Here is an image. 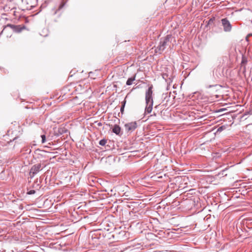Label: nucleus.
I'll list each match as a JSON object with an SVG mask.
<instances>
[{"label":"nucleus","mask_w":252,"mask_h":252,"mask_svg":"<svg viewBox=\"0 0 252 252\" xmlns=\"http://www.w3.org/2000/svg\"><path fill=\"white\" fill-rule=\"evenodd\" d=\"M153 85H151L148 90L145 93V101L146 106L145 108V113L149 114L152 112L153 106Z\"/></svg>","instance_id":"nucleus-1"},{"label":"nucleus","mask_w":252,"mask_h":252,"mask_svg":"<svg viewBox=\"0 0 252 252\" xmlns=\"http://www.w3.org/2000/svg\"><path fill=\"white\" fill-rule=\"evenodd\" d=\"M171 35H167L164 38H161L158 45L155 49V52L158 54H161L166 47L169 45Z\"/></svg>","instance_id":"nucleus-2"},{"label":"nucleus","mask_w":252,"mask_h":252,"mask_svg":"<svg viewBox=\"0 0 252 252\" xmlns=\"http://www.w3.org/2000/svg\"><path fill=\"white\" fill-rule=\"evenodd\" d=\"M42 169L41 165L40 163H37L33 165L30 172V175L32 177L34 176L37 173Z\"/></svg>","instance_id":"nucleus-3"},{"label":"nucleus","mask_w":252,"mask_h":252,"mask_svg":"<svg viewBox=\"0 0 252 252\" xmlns=\"http://www.w3.org/2000/svg\"><path fill=\"white\" fill-rule=\"evenodd\" d=\"M137 127V124L136 122H132L125 125L126 130L127 132L133 131Z\"/></svg>","instance_id":"nucleus-4"},{"label":"nucleus","mask_w":252,"mask_h":252,"mask_svg":"<svg viewBox=\"0 0 252 252\" xmlns=\"http://www.w3.org/2000/svg\"><path fill=\"white\" fill-rule=\"evenodd\" d=\"M221 23L225 32H228L231 31L232 28L231 25L226 18L222 19L221 20Z\"/></svg>","instance_id":"nucleus-5"},{"label":"nucleus","mask_w":252,"mask_h":252,"mask_svg":"<svg viewBox=\"0 0 252 252\" xmlns=\"http://www.w3.org/2000/svg\"><path fill=\"white\" fill-rule=\"evenodd\" d=\"M112 131L117 135H119L121 132V127L117 125H115L112 128Z\"/></svg>","instance_id":"nucleus-6"},{"label":"nucleus","mask_w":252,"mask_h":252,"mask_svg":"<svg viewBox=\"0 0 252 252\" xmlns=\"http://www.w3.org/2000/svg\"><path fill=\"white\" fill-rule=\"evenodd\" d=\"M135 76H136V75H135L133 77H130V78H129L126 82V84L127 85V86H129V85H132V83H133V81H134L135 80Z\"/></svg>","instance_id":"nucleus-7"},{"label":"nucleus","mask_w":252,"mask_h":252,"mask_svg":"<svg viewBox=\"0 0 252 252\" xmlns=\"http://www.w3.org/2000/svg\"><path fill=\"white\" fill-rule=\"evenodd\" d=\"M209 88H211L212 89L211 90H210V92H213L215 91H217L218 90V89L219 88H220V86L217 85H210L209 86Z\"/></svg>","instance_id":"nucleus-8"},{"label":"nucleus","mask_w":252,"mask_h":252,"mask_svg":"<svg viewBox=\"0 0 252 252\" xmlns=\"http://www.w3.org/2000/svg\"><path fill=\"white\" fill-rule=\"evenodd\" d=\"M225 128H226V127L225 126H222L218 128V129L217 130V132H220L223 131L224 129H225Z\"/></svg>","instance_id":"nucleus-9"},{"label":"nucleus","mask_w":252,"mask_h":252,"mask_svg":"<svg viewBox=\"0 0 252 252\" xmlns=\"http://www.w3.org/2000/svg\"><path fill=\"white\" fill-rule=\"evenodd\" d=\"M107 140L105 139H101L99 141V144L101 146H104L106 143Z\"/></svg>","instance_id":"nucleus-10"},{"label":"nucleus","mask_w":252,"mask_h":252,"mask_svg":"<svg viewBox=\"0 0 252 252\" xmlns=\"http://www.w3.org/2000/svg\"><path fill=\"white\" fill-rule=\"evenodd\" d=\"M41 139H42V140H41V142H42V143H44L46 141V136L45 135H42L41 136Z\"/></svg>","instance_id":"nucleus-11"},{"label":"nucleus","mask_w":252,"mask_h":252,"mask_svg":"<svg viewBox=\"0 0 252 252\" xmlns=\"http://www.w3.org/2000/svg\"><path fill=\"white\" fill-rule=\"evenodd\" d=\"M123 105H122V107H121V110H121V112L122 113H123V112L124 111V107H125V104H126V101H124L123 102Z\"/></svg>","instance_id":"nucleus-12"},{"label":"nucleus","mask_w":252,"mask_h":252,"mask_svg":"<svg viewBox=\"0 0 252 252\" xmlns=\"http://www.w3.org/2000/svg\"><path fill=\"white\" fill-rule=\"evenodd\" d=\"M65 3L63 1L61 3V4L60 5V6H59V7L58 8V10H59L61 9L64 6Z\"/></svg>","instance_id":"nucleus-13"},{"label":"nucleus","mask_w":252,"mask_h":252,"mask_svg":"<svg viewBox=\"0 0 252 252\" xmlns=\"http://www.w3.org/2000/svg\"><path fill=\"white\" fill-rule=\"evenodd\" d=\"M35 193V191L33 189L30 190L28 192V194H33Z\"/></svg>","instance_id":"nucleus-14"},{"label":"nucleus","mask_w":252,"mask_h":252,"mask_svg":"<svg viewBox=\"0 0 252 252\" xmlns=\"http://www.w3.org/2000/svg\"><path fill=\"white\" fill-rule=\"evenodd\" d=\"M56 13H57V11H55L54 14H56Z\"/></svg>","instance_id":"nucleus-15"},{"label":"nucleus","mask_w":252,"mask_h":252,"mask_svg":"<svg viewBox=\"0 0 252 252\" xmlns=\"http://www.w3.org/2000/svg\"><path fill=\"white\" fill-rule=\"evenodd\" d=\"M212 95H215V94H212ZM216 96H217V94H215Z\"/></svg>","instance_id":"nucleus-16"}]
</instances>
